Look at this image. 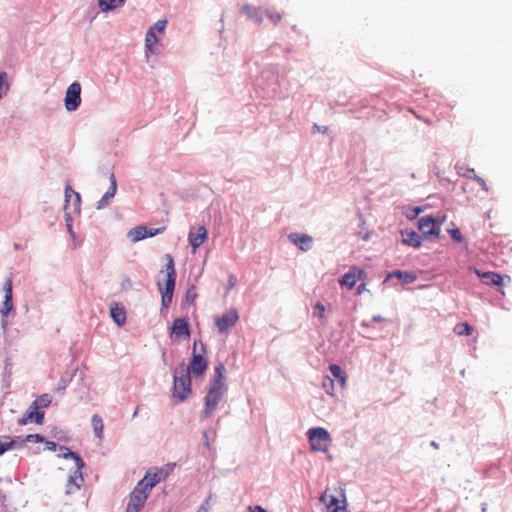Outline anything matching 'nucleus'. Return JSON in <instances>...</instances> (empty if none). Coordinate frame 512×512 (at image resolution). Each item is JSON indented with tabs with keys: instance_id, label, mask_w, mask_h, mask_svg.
<instances>
[{
	"instance_id": "nucleus-1",
	"label": "nucleus",
	"mask_w": 512,
	"mask_h": 512,
	"mask_svg": "<svg viewBox=\"0 0 512 512\" xmlns=\"http://www.w3.org/2000/svg\"><path fill=\"white\" fill-rule=\"evenodd\" d=\"M225 366L220 363L215 367V375L205 397V405L201 414L202 419L208 418L218 407L226 391L224 383Z\"/></svg>"
},
{
	"instance_id": "nucleus-2",
	"label": "nucleus",
	"mask_w": 512,
	"mask_h": 512,
	"mask_svg": "<svg viewBox=\"0 0 512 512\" xmlns=\"http://www.w3.org/2000/svg\"><path fill=\"white\" fill-rule=\"evenodd\" d=\"M324 504L322 512H347V497L343 488H326L320 496Z\"/></svg>"
},
{
	"instance_id": "nucleus-3",
	"label": "nucleus",
	"mask_w": 512,
	"mask_h": 512,
	"mask_svg": "<svg viewBox=\"0 0 512 512\" xmlns=\"http://www.w3.org/2000/svg\"><path fill=\"white\" fill-rule=\"evenodd\" d=\"M165 258L167 260L165 267L166 279L163 284L159 282L158 287L161 292V304L163 307L167 308L172 302L177 274L173 257L170 254H166Z\"/></svg>"
},
{
	"instance_id": "nucleus-4",
	"label": "nucleus",
	"mask_w": 512,
	"mask_h": 512,
	"mask_svg": "<svg viewBox=\"0 0 512 512\" xmlns=\"http://www.w3.org/2000/svg\"><path fill=\"white\" fill-rule=\"evenodd\" d=\"M190 393L191 376L189 375V369H186L185 365L182 364L174 372L173 396L182 402Z\"/></svg>"
},
{
	"instance_id": "nucleus-5",
	"label": "nucleus",
	"mask_w": 512,
	"mask_h": 512,
	"mask_svg": "<svg viewBox=\"0 0 512 512\" xmlns=\"http://www.w3.org/2000/svg\"><path fill=\"white\" fill-rule=\"evenodd\" d=\"M205 353L206 348L204 344L200 340H195L193 343L192 358L189 365L185 366L186 369H189V375L192 374L194 377H200L206 372L208 361L203 355Z\"/></svg>"
},
{
	"instance_id": "nucleus-6",
	"label": "nucleus",
	"mask_w": 512,
	"mask_h": 512,
	"mask_svg": "<svg viewBox=\"0 0 512 512\" xmlns=\"http://www.w3.org/2000/svg\"><path fill=\"white\" fill-rule=\"evenodd\" d=\"M64 458L72 459L74 461V470L69 475L65 487V492L67 494H71L79 490L84 482L81 472V469L84 467V462L78 454L72 451H68L67 453H65Z\"/></svg>"
},
{
	"instance_id": "nucleus-7",
	"label": "nucleus",
	"mask_w": 512,
	"mask_h": 512,
	"mask_svg": "<svg viewBox=\"0 0 512 512\" xmlns=\"http://www.w3.org/2000/svg\"><path fill=\"white\" fill-rule=\"evenodd\" d=\"M309 443L312 451L314 452H326L328 451L332 439L330 434L325 428L316 427L310 428L307 432Z\"/></svg>"
},
{
	"instance_id": "nucleus-8",
	"label": "nucleus",
	"mask_w": 512,
	"mask_h": 512,
	"mask_svg": "<svg viewBox=\"0 0 512 512\" xmlns=\"http://www.w3.org/2000/svg\"><path fill=\"white\" fill-rule=\"evenodd\" d=\"M175 467L174 463H168L160 468L153 467L150 468L144 478L141 481H144V486L148 491L157 485L159 482L165 480L173 471Z\"/></svg>"
},
{
	"instance_id": "nucleus-9",
	"label": "nucleus",
	"mask_w": 512,
	"mask_h": 512,
	"mask_svg": "<svg viewBox=\"0 0 512 512\" xmlns=\"http://www.w3.org/2000/svg\"><path fill=\"white\" fill-rule=\"evenodd\" d=\"M150 491L144 486V481H139L129 495V501L125 512H139L144 506Z\"/></svg>"
},
{
	"instance_id": "nucleus-10",
	"label": "nucleus",
	"mask_w": 512,
	"mask_h": 512,
	"mask_svg": "<svg viewBox=\"0 0 512 512\" xmlns=\"http://www.w3.org/2000/svg\"><path fill=\"white\" fill-rule=\"evenodd\" d=\"M3 289L5 292L4 302L0 309V314L2 316V327L6 328L7 326V316L13 310V284L12 279L9 277L5 280Z\"/></svg>"
},
{
	"instance_id": "nucleus-11",
	"label": "nucleus",
	"mask_w": 512,
	"mask_h": 512,
	"mask_svg": "<svg viewBox=\"0 0 512 512\" xmlns=\"http://www.w3.org/2000/svg\"><path fill=\"white\" fill-rule=\"evenodd\" d=\"M65 108L68 111H75L81 104V85L78 82L70 84L64 98Z\"/></svg>"
},
{
	"instance_id": "nucleus-12",
	"label": "nucleus",
	"mask_w": 512,
	"mask_h": 512,
	"mask_svg": "<svg viewBox=\"0 0 512 512\" xmlns=\"http://www.w3.org/2000/svg\"><path fill=\"white\" fill-rule=\"evenodd\" d=\"M418 229L425 236L438 237L441 231V222L432 216H424L418 220Z\"/></svg>"
},
{
	"instance_id": "nucleus-13",
	"label": "nucleus",
	"mask_w": 512,
	"mask_h": 512,
	"mask_svg": "<svg viewBox=\"0 0 512 512\" xmlns=\"http://www.w3.org/2000/svg\"><path fill=\"white\" fill-rule=\"evenodd\" d=\"M239 320V315L236 309L232 308L224 313L222 316L215 319V326L219 333H225L228 329L235 326Z\"/></svg>"
},
{
	"instance_id": "nucleus-14",
	"label": "nucleus",
	"mask_w": 512,
	"mask_h": 512,
	"mask_svg": "<svg viewBox=\"0 0 512 512\" xmlns=\"http://www.w3.org/2000/svg\"><path fill=\"white\" fill-rule=\"evenodd\" d=\"M207 237L208 233L204 226H198L189 231L188 241L194 252L207 240Z\"/></svg>"
},
{
	"instance_id": "nucleus-15",
	"label": "nucleus",
	"mask_w": 512,
	"mask_h": 512,
	"mask_svg": "<svg viewBox=\"0 0 512 512\" xmlns=\"http://www.w3.org/2000/svg\"><path fill=\"white\" fill-rule=\"evenodd\" d=\"M364 270L353 266L346 272L342 278L339 280L340 285L347 286L349 289L353 288L357 279H362L365 277Z\"/></svg>"
},
{
	"instance_id": "nucleus-16",
	"label": "nucleus",
	"mask_w": 512,
	"mask_h": 512,
	"mask_svg": "<svg viewBox=\"0 0 512 512\" xmlns=\"http://www.w3.org/2000/svg\"><path fill=\"white\" fill-rule=\"evenodd\" d=\"M472 270L486 285L501 286L503 284V277L496 272L488 271L482 272L477 268L470 267Z\"/></svg>"
},
{
	"instance_id": "nucleus-17",
	"label": "nucleus",
	"mask_w": 512,
	"mask_h": 512,
	"mask_svg": "<svg viewBox=\"0 0 512 512\" xmlns=\"http://www.w3.org/2000/svg\"><path fill=\"white\" fill-rule=\"evenodd\" d=\"M171 336H175L178 339H188L190 337V328L186 319L177 318L173 321L171 327Z\"/></svg>"
},
{
	"instance_id": "nucleus-18",
	"label": "nucleus",
	"mask_w": 512,
	"mask_h": 512,
	"mask_svg": "<svg viewBox=\"0 0 512 512\" xmlns=\"http://www.w3.org/2000/svg\"><path fill=\"white\" fill-rule=\"evenodd\" d=\"M44 418V412L38 410L33 404L27 411V413L18 420L19 425H25L27 423L35 422L37 424H42Z\"/></svg>"
},
{
	"instance_id": "nucleus-19",
	"label": "nucleus",
	"mask_w": 512,
	"mask_h": 512,
	"mask_svg": "<svg viewBox=\"0 0 512 512\" xmlns=\"http://www.w3.org/2000/svg\"><path fill=\"white\" fill-rule=\"evenodd\" d=\"M241 13L245 14L250 20L261 24L263 22V17L265 15V10L261 7H254L251 5H243L240 9Z\"/></svg>"
},
{
	"instance_id": "nucleus-20",
	"label": "nucleus",
	"mask_w": 512,
	"mask_h": 512,
	"mask_svg": "<svg viewBox=\"0 0 512 512\" xmlns=\"http://www.w3.org/2000/svg\"><path fill=\"white\" fill-rule=\"evenodd\" d=\"M288 238L302 251L309 250L313 242L312 237L306 234L292 233Z\"/></svg>"
},
{
	"instance_id": "nucleus-21",
	"label": "nucleus",
	"mask_w": 512,
	"mask_h": 512,
	"mask_svg": "<svg viewBox=\"0 0 512 512\" xmlns=\"http://www.w3.org/2000/svg\"><path fill=\"white\" fill-rule=\"evenodd\" d=\"M117 190L116 178L113 173L110 174V186L102 198L98 201L97 209H102L109 204L110 199L114 197Z\"/></svg>"
},
{
	"instance_id": "nucleus-22",
	"label": "nucleus",
	"mask_w": 512,
	"mask_h": 512,
	"mask_svg": "<svg viewBox=\"0 0 512 512\" xmlns=\"http://www.w3.org/2000/svg\"><path fill=\"white\" fill-rule=\"evenodd\" d=\"M110 315L113 321L118 325L122 326L126 322V312L122 305L119 303H112L110 307Z\"/></svg>"
},
{
	"instance_id": "nucleus-23",
	"label": "nucleus",
	"mask_w": 512,
	"mask_h": 512,
	"mask_svg": "<svg viewBox=\"0 0 512 512\" xmlns=\"http://www.w3.org/2000/svg\"><path fill=\"white\" fill-rule=\"evenodd\" d=\"M402 243L413 248L421 246V237L414 230H404L401 232Z\"/></svg>"
},
{
	"instance_id": "nucleus-24",
	"label": "nucleus",
	"mask_w": 512,
	"mask_h": 512,
	"mask_svg": "<svg viewBox=\"0 0 512 512\" xmlns=\"http://www.w3.org/2000/svg\"><path fill=\"white\" fill-rule=\"evenodd\" d=\"M159 44V38L156 33L152 30H148L145 36V48L146 53L155 54L157 53V45Z\"/></svg>"
},
{
	"instance_id": "nucleus-25",
	"label": "nucleus",
	"mask_w": 512,
	"mask_h": 512,
	"mask_svg": "<svg viewBox=\"0 0 512 512\" xmlns=\"http://www.w3.org/2000/svg\"><path fill=\"white\" fill-rule=\"evenodd\" d=\"M128 238L131 242L136 243L147 238V227L145 226H136L132 228L128 234Z\"/></svg>"
},
{
	"instance_id": "nucleus-26",
	"label": "nucleus",
	"mask_w": 512,
	"mask_h": 512,
	"mask_svg": "<svg viewBox=\"0 0 512 512\" xmlns=\"http://www.w3.org/2000/svg\"><path fill=\"white\" fill-rule=\"evenodd\" d=\"M329 370H330V372H331L332 376H333L335 379H337V380H338V382H339L340 386H341L342 388H344V387H345V385H346L347 375H346V373L342 370V368H341L339 365H337V364H332V365H330Z\"/></svg>"
},
{
	"instance_id": "nucleus-27",
	"label": "nucleus",
	"mask_w": 512,
	"mask_h": 512,
	"mask_svg": "<svg viewBox=\"0 0 512 512\" xmlns=\"http://www.w3.org/2000/svg\"><path fill=\"white\" fill-rule=\"evenodd\" d=\"M92 428L97 438L102 439L104 424L102 418L98 414H94L91 419Z\"/></svg>"
},
{
	"instance_id": "nucleus-28",
	"label": "nucleus",
	"mask_w": 512,
	"mask_h": 512,
	"mask_svg": "<svg viewBox=\"0 0 512 512\" xmlns=\"http://www.w3.org/2000/svg\"><path fill=\"white\" fill-rule=\"evenodd\" d=\"M125 0H99V8L101 11L116 9L124 4Z\"/></svg>"
},
{
	"instance_id": "nucleus-29",
	"label": "nucleus",
	"mask_w": 512,
	"mask_h": 512,
	"mask_svg": "<svg viewBox=\"0 0 512 512\" xmlns=\"http://www.w3.org/2000/svg\"><path fill=\"white\" fill-rule=\"evenodd\" d=\"M73 197L76 199V209L79 210L80 202H81L80 194L78 192L74 191L69 185L66 186V188H65V202H66L65 208L68 207V205L71 202V199Z\"/></svg>"
},
{
	"instance_id": "nucleus-30",
	"label": "nucleus",
	"mask_w": 512,
	"mask_h": 512,
	"mask_svg": "<svg viewBox=\"0 0 512 512\" xmlns=\"http://www.w3.org/2000/svg\"><path fill=\"white\" fill-rule=\"evenodd\" d=\"M392 277H396L400 280H403L406 283H411L416 279L415 275H413L412 273L403 272L400 270L393 271L392 273H390L387 276V278H392Z\"/></svg>"
},
{
	"instance_id": "nucleus-31",
	"label": "nucleus",
	"mask_w": 512,
	"mask_h": 512,
	"mask_svg": "<svg viewBox=\"0 0 512 512\" xmlns=\"http://www.w3.org/2000/svg\"><path fill=\"white\" fill-rule=\"evenodd\" d=\"M454 331L458 335H471L473 332V327L469 325L467 322L459 323L455 326Z\"/></svg>"
},
{
	"instance_id": "nucleus-32",
	"label": "nucleus",
	"mask_w": 512,
	"mask_h": 512,
	"mask_svg": "<svg viewBox=\"0 0 512 512\" xmlns=\"http://www.w3.org/2000/svg\"><path fill=\"white\" fill-rule=\"evenodd\" d=\"M16 441L9 438L4 437L0 440V455L4 454L6 451L13 449L15 447Z\"/></svg>"
},
{
	"instance_id": "nucleus-33",
	"label": "nucleus",
	"mask_w": 512,
	"mask_h": 512,
	"mask_svg": "<svg viewBox=\"0 0 512 512\" xmlns=\"http://www.w3.org/2000/svg\"><path fill=\"white\" fill-rule=\"evenodd\" d=\"M322 387L325 390V392L329 395H334V380L329 377L325 376L322 380Z\"/></svg>"
},
{
	"instance_id": "nucleus-34",
	"label": "nucleus",
	"mask_w": 512,
	"mask_h": 512,
	"mask_svg": "<svg viewBox=\"0 0 512 512\" xmlns=\"http://www.w3.org/2000/svg\"><path fill=\"white\" fill-rule=\"evenodd\" d=\"M51 403V398L48 394H43L39 398H37L33 405L37 408L39 407H47Z\"/></svg>"
},
{
	"instance_id": "nucleus-35",
	"label": "nucleus",
	"mask_w": 512,
	"mask_h": 512,
	"mask_svg": "<svg viewBox=\"0 0 512 512\" xmlns=\"http://www.w3.org/2000/svg\"><path fill=\"white\" fill-rule=\"evenodd\" d=\"M167 21L166 20H158L149 30L153 32H158L159 34H163L166 28Z\"/></svg>"
},
{
	"instance_id": "nucleus-36",
	"label": "nucleus",
	"mask_w": 512,
	"mask_h": 512,
	"mask_svg": "<svg viewBox=\"0 0 512 512\" xmlns=\"http://www.w3.org/2000/svg\"><path fill=\"white\" fill-rule=\"evenodd\" d=\"M325 311V306L322 303L318 302L314 306L313 315L320 319H323L325 317Z\"/></svg>"
},
{
	"instance_id": "nucleus-37",
	"label": "nucleus",
	"mask_w": 512,
	"mask_h": 512,
	"mask_svg": "<svg viewBox=\"0 0 512 512\" xmlns=\"http://www.w3.org/2000/svg\"><path fill=\"white\" fill-rule=\"evenodd\" d=\"M265 15L276 25L282 19V14L275 11H265Z\"/></svg>"
},
{
	"instance_id": "nucleus-38",
	"label": "nucleus",
	"mask_w": 512,
	"mask_h": 512,
	"mask_svg": "<svg viewBox=\"0 0 512 512\" xmlns=\"http://www.w3.org/2000/svg\"><path fill=\"white\" fill-rule=\"evenodd\" d=\"M197 297V293L195 291V288H189L185 294V299L189 303H193Z\"/></svg>"
},
{
	"instance_id": "nucleus-39",
	"label": "nucleus",
	"mask_w": 512,
	"mask_h": 512,
	"mask_svg": "<svg viewBox=\"0 0 512 512\" xmlns=\"http://www.w3.org/2000/svg\"><path fill=\"white\" fill-rule=\"evenodd\" d=\"M26 442H43L44 438L39 434H29L25 438Z\"/></svg>"
},
{
	"instance_id": "nucleus-40",
	"label": "nucleus",
	"mask_w": 512,
	"mask_h": 512,
	"mask_svg": "<svg viewBox=\"0 0 512 512\" xmlns=\"http://www.w3.org/2000/svg\"><path fill=\"white\" fill-rule=\"evenodd\" d=\"M166 230V227L163 226V227H160V228H156V229H148L147 228V237H153L157 234H161L163 233L164 231Z\"/></svg>"
},
{
	"instance_id": "nucleus-41",
	"label": "nucleus",
	"mask_w": 512,
	"mask_h": 512,
	"mask_svg": "<svg viewBox=\"0 0 512 512\" xmlns=\"http://www.w3.org/2000/svg\"><path fill=\"white\" fill-rule=\"evenodd\" d=\"M6 77H7L6 72L3 71L0 73V98L2 97V90H3L4 86L6 87V89H8V85L5 82Z\"/></svg>"
},
{
	"instance_id": "nucleus-42",
	"label": "nucleus",
	"mask_w": 512,
	"mask_h": 512,
	"mask_svg": "<svg viewBox=\"0 0 512 512\" xmlns=\"http://www.w3.org/2000/svg\"><path fill=\"white\" fill-rule=\"evenodd\" d=\"M449 233L456 242L462 241V234L459 229H452L449 231Z\"/></svg>"
},
{
	"instance_id": "nucleus-43",
	"label": "nucleus",
	"mask_w": 512,
	"mask_h": 512,
	"mask_svg": "<svg viewBox=\"0 0 512 512\" xmlns=\"http://www.w3.org/2000/svg\"><path fill=\"white\" fill-rule=\"evenodd\" d=\"M237 284V278L235 275H230L228 278V291L232 290Z\"/></svg>"
},
{
	"instance_id": "nucleus-44",
	"label": "nucleus",
	"mask_w": 512,
	"mask_h": 512,
	"mask_svg": "<svg viewBox=\"0 0 512 512\" xmlns=\"http://www.w3.org/2000/svg\"><path fill=\"white\" fill-rule=\"evenodd\" d=\"M474 179L479 183V185L485 190H488L487 184L484 179L478 176H474Z\"/></svg>"
},
{
	"instance_id": "nucleus-45",
	"label": "nucleus",
	"mask_w": 512,
	"mask_h": 512,
	"mask_svg": "<svg viewBox=\"0 0 512 512\" xmlns=\"http://www.w3.org/2000/svg\"><path fill=\"white\" fill-rule=\"evenodd\" d=\"M45 446H46V449L50 450V451H55L56 447H57L56 443L52 442V441H46Z\"/></svg>"
},
{
	"instance_id": "nucleus-46",
	"label": "nucleus",
	"mask_w": 512,
	"mask_h": 512,
	"mask_svg": "<svg viewBox=\"0 0 512 512\" xmlns=\"http://www.w3.org/2000/svg\"><path fill=\"white\" fill-rule=\"evenodd\" d=\"M250 512H267L261 506H255L254 508H250Z\"/></svg>"
},
{
	"instance_id": "nucleus-47",
	"label": "nucleus",
	"mask_w": 512,
	"mask_h": 512,
	"mask_svg": "<svg viewBox=\"0 0 512 512\" xmlns=\"http://www.w3.org/2000/svg\"><path fill=\"white\" fill-rule=\"evenodd\" d=\"M373 320L376 321V322L385 321V319L382 316H380V315L374 316Z\"/></svg>"
},
{
	"instance_id": "nucleus-48",
	"label": "nucleus",
	"mask_w": 512,
	"mask_h": 512,
	"mask_svg": "<svg viewBox=\"0 0 512 512\" xmlns=\"http://www.w3.org/2000/svg\"><path fill=\"white\" fill-rule=\"evenodd\" d=\"M358 294H361L365 290V284H361L358 286Z\"/></svg>"
},
{
	"instance_id": "nucleus-49",
	"label": "nucleus",
	"mask_w": 512,
	"mask_h": 512,
	"mask_svg": "<svg viewBox=\"0 0 512 512\" xmlns=\"http://www.w3.org/2000/svg\"><path fill=\"white\" fill-rule=\"evenodd\" d=\"M71 201H73V205H74V207L76 208V199L73 197V198L71 199Z\"/></svg>"
}]
</instances>
